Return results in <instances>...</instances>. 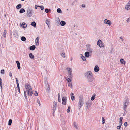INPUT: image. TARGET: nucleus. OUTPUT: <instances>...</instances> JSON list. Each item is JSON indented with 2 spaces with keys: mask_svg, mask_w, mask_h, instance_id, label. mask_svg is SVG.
<instances>
[{
  "mask_svg": "<svg viewBox=\"0 0 130 130\" xmlns=\"http://www.w3.org/2000/svg\"><path fill=\"white\" fill-rule=\"evenodd\" d=\"M82 8H84L85 7V5L83 4L82 5Z\"/></svg>",
  "mask_w": 130,
  "mask_h": 130,
  "instance_id": "nucleus-54",
  "label": "nucleus"
},
{
  "mask_svg": "<svg viewBox=\"0 0 130 130\" xmlns=\"http://www.w3.org/2000/svg\"><path fill=\"white\" fill-rule=\"evenodd\" d=\"M37 5H35V9H36L37 7H38Z\"/></svg>",
  "mask_w": 130,
  "mask_h": 130,
  "instance_id": "nucleus-60",
  "label": "nucleus"
},
{
  "mask_svg": "<svg viewBox=\"0 0 130 130\" xmlns=\"http://www.w3.org/2000/svg\"><path fill=\"white\" fill-rule=\"evenodd\" d=\"M60 54L63 58H65V53L64 52L61 53Z\"/></svg>",
  "mask_w": 130,
  "mask_h": 130,
  "instance_id": "nucleus-33",
  "label": "nucleus"
},
{
  "mask_svg": "<svg viewBox=\"0 0 130 130\" xmlns=\"http://www.w3.org/2000/svg\"><path fill=\"white\" fill-rule=\"evenodd\" d=\"M85 55L86 57H88L89 56V52H86L85 53Z\"/></svg>",
  "mask_w": 130,
  "mask_h": 130,
  "instance_id": "nucleus-25",
  "label": "nucleus"
},
{
  "mask_svg": "<svg viewBox=\"0 0 130 130\" xmlns=\"http://www.w3.org/2000/svg\"><path fill=\"white\" fill-rule=\"evenodd\" d=\"M72 78H67L66 79L68 83H69L72 81Z\"/></svg>",
  "mask_w": 130,
  "mask_h": 130,
  "instance_id": "nucleus-29",
  "label": "nucleus"
},
{
  "mask_svg": "<svg viewBox=\"0 0 130 130\" xmlns=\"http://www.w3.org/2000/svg\"><path fill=\"white\" fill-rule=\"evenodd\" d=\"M127 122H125L124 123V125L126 127L127 126Z\"/></svg>",
  "mask_w": 130,
  "mask_h": 130,
  "instance_id": "nucleus-50",
  "label": "nucleus"
},
{
  "mask_svg": "<svg viewBox=\"0 0 130 130\" xmlns=\"http://www.w3.org/2000/svg\"><path fill=\"white\" fill-rule=\"evenodd\" d=\"M13 35L15 37H17L18 36V34L17 32H13Z\"/></svg>",
  "mask_w": 130,
  "mask_h": 130,
  "instance_id": "nucleus-38",
  "label": "nucleus"
},
{
  "mask_svg": "<svg viewBox=\"0 0 130 130\" xmlns=\"http://www.w3.org/2000/svg\"><path fill=\"white\" fill-rule=\"evenodd\" d=\"M60 98V95L59 94V93L58 94V98Z\"/></svg>",
  "mask_w": 130,
  "mask_h": 130,
  "instance_id": "nucleus-62",
  "label": "nucleus"
},
{
  "mask_svg": "<svg viewBox=\"0 0 130 130\" xmlns=\"http://www.w3.org/2000/svg\"><path fill=\"white\" fill-rule=\"evenodd\" d=\"M16 84H17V87H19V85L18 83L17 82Z\"/></svg>",
  "mask_w": 130,
  "mask_h": 130,
  "instance_id": "nucleus-59",
  "label": "nucleus"
},
{
  "mask_svg": "<svg viewBox=\"0 0 130 130\" xmlns=\"http://www.w3.org/2000/svg\"><path fill=\"white\" fill-rule=\"evenodd\" d=\"M38 7H40V6H37Z\"/></svg>",
  "mask_w": 130,
  "mask_h": 130,
  "instance_id": "nucleus-64",
  "label": "nucleus"
},
{
  "mask_svg": "<svg viewBox=\"0 0 130 130\" xmlns=\"http://www.w3.org/2000/svg\"><path fill=\"white\" fill-rule=\"evenodd\" d=\"M121 126L119 125L117 127V128L118 129H120L121 128Z\"/></svg>",
  "mask_w": 130,
  "mask_h": 130,
  "instance_id": "nucleus-53",
  "label": "nucleus"
},
{
  "mask_svg": "<svg viewBox=\"0 0 130 130\" xmlns=\"http://www.w3.org/2000/svg\"><path fill=\"white\" fill-rule=\"evenodd\" d=\"M2 80L0 78V86L2 91Z\"/></svg>",
  "mask_w": 130,
  "mask_h": 130,
  "instance_id": "nucleus-30",
  "label": "nucleus"
},
{
  "mask_svg": "<svg viewBox=\"0 0 130 130\" xmlns=\"http://www.w3.org/2000/svg\"><path fill=\"white\" fill-rule=\"evenodd\" d=\"M39 37H37L35 39V44L37 46L39 44Z\"/></svg>",
  "mask_w": 130,
  "mask_h": 130,
  "instance_id": "nucleus-13",
  "label": "nucleus"
},
{
  "mask_svg": "<svg viewBox=\"0 0 130 130\" xmlns=\"http://www.w3.org/2000/svg\"><path fill=\"white\" fill-rule=\"evenodd\" d=\"M87 50L89 52L91 53L92 52V49L90 48V45H87Z\"/></svg>",
  "mask_w": 130,
  "mask_h": 130,
  "instance_id": "nucleus-10",
  "label": "nucleus"
},
{
  "mask_svg": "<svg viewBox=\"0 0 130 130\" xmlns=\"http://www.w3.org/2000/svg\"><path fill=\"white\" fill-rule=\"evenodd\" d=\"M97 45L100 47V48L102 47H104V45H103L102 41L100 40H99L97 42Z\"/></svg>",
  "mask_w": 130,
  "mask_h": 130,
  "instance_id": "nucleus-7",
  "label": "nucleus"
},
{
  "mask_svg": "<svg viewBox=\"0 0 130 130\" xmlns=\"http://www.w3.org/2000/svg\"><path fill=\"white\" fill-rule=\"evenodd\" d=\"M73 125L74 127L76 129H78V126L77 125L75 122H74L73 124Z\"/></svg>",
  "mask_w": 130,
  "mask_h": 130,
  "instance_id": "nucleus-18",
  "label": "nucleus"
},
{
  "mask_svg": "<svg viewBox=\"0 0 130 130\" xmlns=\"http://www.w3.org/2000/svg\"><path fill=\"white\" fill-rule=\"evenodd\" d=\"M123 118L122 117H120V122H122V120L123 119Z\"/></svg>",
  "mask_w": 130,
  "mask_h": 130,
  "instance_id": "nucleus-47",
  "label": "nucleus"
},
{
  "mask_svg": "<svg viewBox=\"0 0 130 130\" xmlns=\"http://www.w3.org/2000/svg\"><path fill=\"white\" fill-rule=\"evenodd\" d=\"M102 124H104L105 122V119L104 117H102Z\"/></svg>",
  "mask_w": 130,
  "mask_h": 130,
  "instance_id": "nucleus-37",
  "label": "nucleus"
},
{
  "mask_svg": "<svg viewBox=\"0 0 130 130\" xmlns=\"http://www.w3.org/2000/svg\"><path fill=\"white\" fill-rule=\"evenodd\" d=\"M34 95L35 96H38V94L37 92V91H35V93H34Z\"/></svg>",
  "mask_w": 130,
  "mask_h": 130,
  "instance_id": "nucleus-41",
  "label": "nucleus"
},
{
  "mask_svg": "<svg viewBox=\"0 0 130 130\" xmlns=\"http://www.w3.org/2000/svg\"><path fill=\"white\" fill-rule=\"evenodd\" d=\"M104 23L108 24L109 26H110L111 24V21L107 19H105L104 20Z\"/></svg>",
  "mask_w": 130,
  "mask_h": 130,
  "instance_id": "nucleus-9",
  "label": "nucleus"
},
{
  "mask_svg": "<svg viewBox=\"0 0 130 130\" xmlns=\"http://www.w3.org/2000/svg\"><path fill=\"white\" fill-rule=\"evenodd\" d=\"M120 39H122V41H123V38H122V37H120Z\"/></svg>",
  "mask_w": 130,
  "mask_h": 130,
  "instance_id": "nucleus-63",
  "label": "nucleus"
},
{
  "mask_svg": "<svg viewBox=\"0 0 130 130\" xmlns=\"http://www.w3.org/2000/svg\"><path fill=\"white\" fill-rule=\"evenodd\" d=\"M57 12L58 13H62V11L59 8L57 9Z\"/></svg>",
  "mask_w": 130,
  "mask_h": 130,
  "instance_id": "nucleus-31",
  "label": "nucleus"
},
{
  "mask_svg": "<svg viewBox=\"0 0 130 130\" xmlns=\"http://www.w3.org/2000/svg\"><path fill=\"white\" fill-rule=\"evenodd\" d=\"M66 70L68 71V77L69 78H72L73 75L72 69L70 68L67 67L66 68Z\"/></svg>",
  "mask_w": 130,
  "mask_h": 130,
  "instance_id": "nucleus-4",
  "label": "nucleus"
},
{
  "mask_svg": "<svg viewBox=\"0 0 130 130\" xmlns=\"http://www.w3.org/2000/svg\"><path fill=\"white\" fill-rule=\"evenodd\" d=\"M36 48V47L34 45H32L30 47H29V49L30 50H34Z\"/></svg>",
  "mask_w": 130,
  "mask_h": 130,
  "instance_id": "nucleus-24",
  "label": "nucleus"
},
{
  "mask_svg": "<svg viewBox=\"0 0 130 130\" xmlns=\"http://www.w3.org/2000/svg\"><path fill=\"white\" fill-rule=\"evenodd\" d=\"M80 57L82 58L84 56L82 54H80Z\"/></svg>",
  "mask_w": 130,
  "mask_h": 130,
  "instance_id": "nucleus-58",
  "label": "nucleus"
},
{
  "mask_svg": "<svg viewBox=\"0 0 130 130\" xmlns=\"http://www.w3.org/2000/svg\"><path fill=\"white\" fill-rule=\"evenodd\" d=\"M40 6V8L41 10H42L44 9V7L43 6Z\"/></svg>",
  "mask_w": 130,
  "mask_h": 130,
  "instance_id": "nucleus-48",
  "label": "nucleus"
},
{
  "mask_svg": "<svg viewBox=\"0 0 130 130\" xmlns=\"http://www.w3.org/2000/svg\"><path fill=\"white\" fill-rule=\"evenodd\" d=\"M21 26L22 27L24 28H26L27 27V25L24 22L21 25Z\"/></svg>",
  "mask_w": 130,
  "mask_h": 130,
  "instance_id": "nucleus-19",
  "label": "nucleus"
},
{
  "mask_svg": "<svg viewBox=\"0 0 130 130\" xmlns=\"http://www.w3.org/2000/svg\"><path fill=\"white\" fill-rule=\"evenodd\" d=\"M15 79H16V83L17 82L18 83V78H16Z\"/></svg>",
  "mask_w": 130,
  "mask_h": 130,
  "instance_id": "nucleus-61",
  "label": "nucleus"
},
{
  "mask_svg": "<svg viewBox=\"0 0 130 130\" xmlns=\"http://www.w3.org/2000/svg\"><path fill=\"white\" fill-rule=\"evenodd\" d=\"M99 70V68L98 65H96L94 69V70L95 72H98Z\"/></svg>",
  "mask_w": 130,
  "mask_h": 130,
  "instance_id": "nucleus-15",
  "label": "nucleus"
},
{
  "mask_svg": "<svg viewBox=\"0 0 130 130\" xmlns=\"http://www.w3.org/2000/svg\"><path fill=\"white\" fill-rule=\"evenodd\" d=\"M36 23L34 21L32 22L31 24V25L34 27H36Z\"/></svg>",
  "mask_w": 130,
  "mask_h": 130,
  "instance_id": "nucleus-23",
  "label": "nucleus"
},
{
  "mask_svg": "<svg viewBox=\"0 0 130 130\" xmlns=\"http://www.w3.org/2000/svg\"><path fill=\"white\" fill-rule=\"evenodd\" d=\"M33 10L32 9H28L27 10V15L29 17H30L32 16V12H33Z\"/></svg>",
  "mask_w": 130,
  "mask_h": 130,
  "instance_id": "nucleus-6",
  "label": "nucleus"
},
{
  "mask_svg": "<svg viewBox=\"0 0 130 130\" xmlns=\"http://www.w3.org/2000/svg\"><path fill=\"white\" fill-rule=\"evenodd\" d=\"M21 5L20 4H19L16 7L17 9H19L21 8Z\"/></svg>",
  "mask_w": 130,
  "mask_h": 130,
  "instance_id": "nucleus-27",
  "label": "nucleus"
},
{
  "mask_svg": "<svg viewBox=\"0 0 130 130\" xmlns=\"http://www.w3.org/2000/svg\"><path fill=\"white\" fill-rule=\"evenodd\" d=\"M95 96H93L91 98V100L92 101L93 100L95 99Z\"/></svg>",
  "mask_w": 130,
  "mask_h": 130,
  "instance_id": "nucleus-44",
  "label": "nucleus"
},
{
  "mask_svg": "<svg viewBox=\"0 0 130 130\" xmlns=\"http://www.w3.org/2000/svg\"><path fill=\"white\" fill-rule=\"evenodd\" d=\"M49 11H51V10L50 9H45V12L47 13H48L49 12Z\"/></svg>",
  "mask_w": 130,
  "mask_h": 130,
  "instance_id": "nucleus-42",
  "label": "nucleus"
},
{
  "mask_svg": "<svg viewBox=\"0 0 130 130\" xmlns=\"http://www.w3.org/2000/svg\"><path fill=\"white\" fill-rule=\"evenodd\" d=\"M12 123V120L11 119H10L8 122V125H11Z\"/></svg>",
  "mask_w": 130,
  "mask_h": 130,
  "instance_id": "nucleus-35",
  "label": "nucleus"
},
{
  "mask_svg": "<svg viewBox=\"0 0 130 130\" xmlns=\"http://www.w3.org/2000/svg\"><path fill=\"white\" fill-rule=\"evenodd\" d=\"M82 58L83 61H85L86 60V58L84 57H83Z\"/></svg>",
  "mask_w": 130,
  "mask_h": 130,
  "instance_id": "nucleus-46",
  "label": "nucleus"
},
{
  "mask_svg": "<svg viewBox=\"0 0 130 130\" xmlns=\"http://www.w3.org/2000/svg\"><path fill=\"white\" fill-rule=\"evenodd\" d=\"M57 105V103L56 102L54 101L53 102V107L54 112H55V110L56 108Z\"/></svg>",
  "mask_w": 130,
  "mask_h": 130,
  "instance_id": "nucleus-12",
  "label": "nucleus"
},
{
  "mask_svg": "<svg viewBox=\"0 0 130 130\" xmlns=\"http://www.w3.org/2000/svg\"><path fill=\"white\" fill-rule=\"evenodd\" d=\"M86 105L87 106H86V107L87 108H88V106L89 105H91V102L90 100H88L87 101L86 103Z\"/></svg>",
  "mask_w": 130,
  "mask_h": 130,
  "instance_id": "nucleus-14",
  "label": "nucleus"
},
{
  "mask_svg": "<svg viewBox=\"0 0 130 130\" xmlns=\"http://www.w3.org/2000/svg\"><path fill=\"white\" fill-rule=\"evenodd\" d=\"M122 124V122L119 121V126H121Z\"/></svg>",
  "mask_w": 130,
  "mask_h": 130,
  "instance_id": "nucleus-49",
  "label": "nucleus"
},
{
  "mask_svg": "<svg viewBox=\"0 0 130 130\" xmlns=\"http://www.w3.org/2000/svg\"><path fill=\"white\" fill-rule=\"evenodd\" d=\"M24 97H25V98L26 100H27V96H26V92L25 91H24Z\"/></svg>",
  "mask_w": 130,
  "mask_h": 130,
  "instance_id": "nucleus-43",
  "label": "nucleus"
},
{
  "mask_svg": "<svg viewBox=\"0 0 130 130\" xmlns=\"http://www.w3.org/2000/svg\"><path fill=\"white\" fill-rule=\"evenodd\" d=\"M6 31L5 30L4 31L3 35V37H6Z\"/></svg>",
  "mask_w": 130,
  "mask_h": 130,
  "instance_id": "nucleus-34",
  "label": "nucleus"
},
{
  "mask_svg": "<svg viewBox=\"0 0 130 130\" xmlns=\"http://www.w3.org/2000/svg\"><path fill=\"white\" fill-rule=\"evenodd\" d=\"M38 100V99H37V100H38V102H37L38 103V104H39V106H40L41 104H40V101L39 100Z\"/></svg>",
  "mask_w": 130,
  "mask_h": 130,
  "instance_id": "nucleus-51",
  "label": "nucleus"
},
{
  "mask_svg": "<svg viewBox=\"0 0 130 130\" xmlns=\"http://www.w3.org/2000/svg\"><path fill=\"white\" fill-rule=\"evenodd\" d=\"M16 62L18 69H20L21 68L20 63L18 61H17Z\"/></svg>",
  "mask_w": 130,
  "mask_h": 130,
  "instance_id": "nucleus-16",
  "label": "nucleus"
},
{
  "mask_svg": "<svg viewBox=\"0 0 130 130\" xmlns=\"http://www.w3.org/2000/svg\"><path fill=\"white\" fill-rule=\"evenodd\" d=\"M25 12V10L23 8L21 9L19 11V12L20 13L24 12Z\"/></svg>",
  "mask_w": 130,
  "mask_h": 130,
  "instance_id": "nucleus-26",
  "label": "nucleus"
},
{
  "mask_svg": "<svg viewBox=\"0 0 130 130\" xmlns=\"http://www.w3.org/2000/svg\"><path fill=\"white\" fill-rule=\"evenodd\" d=\"M5 71L4 70H2L1 71V73L2 74H4Z\"/></svg>",
  "mask_w": 130,
  "mask_h": 130,
  "instance_id": "nucleus-40",
  "label": "nucleus"
},
{
  "mask_svg": "<svg viewBox=\"0 0 130 130\" xmlns=\"http://www.w3.org/2000/svg\"><path fill=\"white\" fill-rule=\"evenodd\" d=\"M125 8L126 10H128L130 9V1L127 3L125 6Z\"/></svg>",
  "mask_w": 130,
  "mask_h": 130,
  "instance_id": "nucleus-8",
  "label": "nucleus"
},
{
  "mask_svg": "<svg viewBox=\"0 0 130 130\" xmlns=\"http://www.w3.org/2000/svg\"><path fill=\"white\" fill-rule=\"evenodd\" d=\"M25 86L28 96H32L33 93L30 85L28 84H26L25 85Z\"/></svg>",
  "mask_w": 130,
  "mask_h": 130,
  "instance_id": "nucleus-2",
  "label": "nucleus"
},
{
  "mask_svg": "<svg viewBox=\"0 0 130 130\" xmlns=\"http://www.w3.org/2000/svg\"><path fill=\"white\" fill-rule=\"evenodd\" d=\"M70 106H69L68 107V109H67V113H69L70 112Z\"/></svg>",
  "mask_w": 130,
  "mask_h": 130,
  "instance_id": "nucleus-39",
  "label": "nucleus"
},
{
  "mask_svg": "<svg viewBox=\"0 0 130 130\" xmlns=\"http://www.w3.org/2000/svg\"><path fill=\"white\" fill-rule=\"evenodd\" d=\"M120 61L121 63L124 64V65H125L126 63V62H125L123 59H121Z\"/></svg>",
  "mask_w": 130,
  "mask_h": 130,
  "instance_id": "nucleus-17",
  "label": "nucleus"
},
{
  "mask_svg": "<svg viewBox=\"0 0 130 130\" xmlns=\"http://www.w3.org/2000/svg\"><path fill=\"white\" fill-rule=\"evenodd\" d=\"M21 40L22 41H24L26 40V39L25 37L22 36L21 38Z\"/></svg>",
  "mask_w": 130,
  "mask_h": 130,
  "instance_id": "nucleus-28",
  "label": "nucleus"
},
{
  "mask_svg": "<svg viewBox=\"0 0 130 130\" xmlns=\"http://www.w3.org/2000/svg\"><path fill=\"white\" fill-rule=\"evenodd\" d=\"M74 94L73 93H72L71 94V99L73 101L75 99V97L74 96Z\"/></svg>",
  "mask_w": 130,
  "mask_h": 130,
  "instance_id": "nucleus-22",
  "label": "nucleus"
},
{
  "mask_svg": "<svg viewBox=\"0 0 130 130\" xmlns=\"http://www.w3.org/2000/svg\"><path fill=\"white\" fill-rule=\"evenodd\" d=\"M58 101H59V102H61V99H60V98H58Z\"/></svg>",
  "mask_w": 130,
  "mask_h": 130,
  "instance_id": "nucleus-57",
  "label": "nucleus"
},
{
  "mask_svg": "<svg viewBox=\"0 0 130 130\" xmlns=\"http://www.w3.org/2000/svg\"><path fill=\"white\" fill-rule=\"evenodd\" d=\"M50 22V20L47 19L46 20V23L47 25L48 26V24L49 23V22Z\"/></svg>",
  "mask_w": 130,
  "mask_h": 130,
  "instance_id": "nucleus-36",
  "label": "nucleus"
},
{
  "mask_svg": "<svg viewBox=\"0 0 130 130\" xmlns=\"http://www.w3.org/2000/svg\"><path fill=\"white\" fill-rule=\"evenodd\" d=\"M60 24L61 26H63L66 24V23L64 21H62L60 22Z\"/></svg>",
  "mask_w": 130,
  "mask_h": 130,
  "instance_id": "nucleus-20",
  "label": "nucleus"
},
{
  "mask_svg": "<svg viewBox=\"0 0 130 130\" xmlns=\"http://www.w3.org/2000/svg\"><path fill=\"white\" fill-rule=\"evenodd\" d=\"M68 86L71 88H72V83L69 82L68 83Z\"/></svg>",
  "mask_w": 130,
  "mask_h": 130,
  "instance_id": "nucleus-32",
  "label": "nucleus"
},
{
  "mask_svg": "<svg viewBox=\"0 0 130 130\" xmlns=\"http://www.w3.org/2000/svg\"><path fill=\"white\" fill-rule=\"evenodd\" d=\"M29 56L31 59H33L34 58V56L31 53L29 54Z\"/></svg>",
  "mask_w": 130,
  "mask_h": 130,
  "instance_id": "nucleus-21",
  "label": "nucleus"
},
{
  "mask_svg": "<svg viewBox=\"0 0 130 130\" xmlns=\"http://www.w3.org/2000/svg\"><path fill=\"white\" fill-rule=\"evenodd\" d=\"M129 102L128 98H127L124 102V106L123 107V109L125 111H126L127 107L129 105Z\"/></svg>",
  "mask_w": 130,
  "mask_h": 130,
  "instance_id": "nucleus-5",
  "label": "nucleus"
},
{
  "mask_svg": "<svg viewBox=\"0 0 130 130\" xmlns=\"http://www.w3.org/2000/svg\"><path fill=\"white\" fill-rule=\"evenodd\" d=\"M85 77L89 82H92L94 80V77L92 72L90 71L86 72L85 74Z\"/></svg>",
  "mask_w": 130,
  "mask_h": 130,
  "instance_id": "nucleus-1",
  "label": "nucleus"
},
{
  "mask_svg": "<svg viewBox=\"0 0 130 130\" xmlns=\"http://www.w3.org/2000/svg\"><path fill=\"white\" fill-rule=\"evenodd\" d=\"M127 111H125V112L123 114V115L125 116L126 113Z\"/></svg>",
  "mask_w": 130,
  "mask_h": 130,
  "instance_id": "nucleus-56",
  "label": "nucleus"
},
{
  "mask_svg": "<svg viewBox=\"0 0 130 130\" xmlns=\"http://www.w3.org/2000/svg\"><path fill=\"white\" fill-rule=\"evenodd\" d=\"M17 89L18 90V91L19 92V93H20V87H17Z\"/></svg>",
  "mask_w": 130,
  "mask_h": 130,
  "instance_id": "nucleus-45",
  "label": "nucleus"
},
{
  "mask_svg": "<svg viewBox=\"0 0 130 130\" xmlns=\"http://www.w3.org/2000/svg\"><path fill=\"white\" fill-rule=\"evenodd\" d=\"M9 75L10 77H11L12 76V73L11 72H10L9 73Z\"/></svg>",
  "mask_w": 130,
  "mask_h": 130,
  "instance_id": "nucleus-55",
  "label": "nucleus"
},
{
  "mask_svg": "<svg viewBox=\"0 0 130 130\" xmlns=\"http://www.w3.org/2000/svg\"><path fill=\"white\" fill-rule=\"evenodd\" d=\"M83 99V96L82 95H81L79 97L78 104L79 109H80L81 108V107L83 105L84 101Z\"/></svg>",
  "mask_w": 130,
  "mask_h": 130,
  "instance_id": "nucleus-3",
  "label": "nucleus"
},
{
  "mask_svg": "<svg viewBox=\"0 0 130 130\" xmlns=\"http://www.w3.org/2000/svg\"><path fill=\"white\" fill-rule=\"evenodd\" d=\"M127 22L129 23L130 22V18H129L127 20Z\"/></svg>",
  "mask_w": 130,
  "mask_h": 130,
  "instance_id": "nucleus-52",
  "label": "nucleus"
},
{
  "mask_svg": "<svg viewBox=\"0 0 130 130\" xmlns=\"http://www.w3.org/2000/svg\"><path fill=\"white\" fill-rule=\"evenodd\" d=\"M67 98L66 97H63L62 99V104L65 105L66 104Z\"/></svg>",
  "mask_w": 130,
  "mask_h": 130,
  "instance_id": "nucleus-11",
  "label": "nucleus"
}]
</instances>
